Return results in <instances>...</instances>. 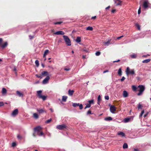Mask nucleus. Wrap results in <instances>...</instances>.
<instances>
[{
    "label": "nucleus",
    "mask_w": 151,
    "mask_h": 151,
    "mask_svg": "<svg viewBox=\"0 0 151 151\" xmlns=\"http://www.w3.org/2000/svg\"><path fill=\"white\" fill-rule=\"evenodd\" d=\"M34 130L35 132H37V135L39 136H41L43 135L44 134L42 131V128L38 126L35 127Z\"/></svg>",
    "instance_id": "f257e3e1"
},
{
    "label": "nucleus",
    "mask_w": 151,
    "mask_h": 151,
    "mask_svg": "<svg viewBox=\"0 0 151 151\" xmlns=\"http://www.w3.org/2000/svg\"><path fill=\"white\" fill-rule=\"evenodd\" d=\"M42 91L41 90L37 91V95L39 99H42L43 100L45 101L46 100L47 96L42 95Z\"/></svg>",
    "instance_id": "f03ea898"
},
{
    "label": "nucleus",
    "mask_w": 151,
    "mask_h": 151,
    "mask_svg": "<svg viewBox=\"0 0 151 151\" xmlns=\"http://www.w3.org/2000/svg\"><path fill=\"white\" fill-rule=\"evenodd\" d=\"M125 72L127 75H128L129 74L133 75L135 74L134 69L130 70V68L129 67H127Z\"/></svg>",
    "instance_id": "7ed1b4c3"
},
{
    "label": "nucleus",
    "mask_w": 151,
    "mask_h": 151,
    "mask_svg": "<svg viewBox=\"0 0 151 151\" xmlns=\"http://www.w3.org/2000/svg\"><path fill=\"white\" fill-rule=\"evenodd\" d=\"M138 91L139 92L138 93L137 95L138 96H140L141 95L143 92L144 91L145 89V87L144 86L142 85H139L138 86Z\"/></svg>",
    "instance_id": "20e7f679"
},
{
    "label": "nucleus",
    "mask_w": 151,
    "mask_h": 151,
    "mask_svg": "<svg viewBox=\"0 0 151 151\" xmlns=\"http://www.w3.org/2000/svg\"><path fill=\"white\" fill-rule=\"evenodd\" d=\"M66 44L68 46H70L71 45V42L68 36L65 35H63V36Z\"/></svg>",
    "instance_id": "39448f33"
},
{
    "label": "nucleus",
    "mask_w": 151,
    "mask_h": 151,
    "mask_svg": "<svg viewBox=\"0 0 151 151\" xmlns=\"http://www.w3.org/2000/svg\"><path fill=\"white\" fill-rule=\"evenodd\" d=\"M67 127H68L64 124L58 125L56 127L57 129L61 130H64L65 129H67Z\"/></svg>",
    "instance_id": "423d86ee"
},
{
    "label": "nucleus",
    "mask_w": 151,
    "mask_h": 151,
    "mask_svg": "<svg viewBox=\"0 0 151 151\" xmlns=\"http://www.w3.org/2000/svg\"><path fill=\"white\" fill-rule=\"evenodd\" d=\"M143 7L145 9H146L150 5V4L149 3L148 0H143Z\"/></svg>",
    "instance_id": "0eeeda50"
},
{
    "label": "nucleus",
    "mask_w": 151,
    "mask_h": 151,
    "mask_svg": "<svg viewBox=\"0 0 151 151\" xmlns=\"http://www.w3.org/2000/svg\"><path fill=\"white\" fill-rule=\"evenodd\" d=\"M110 110L112 113H114V112L116 110V108L114 106L111 105L110 107Z\"/></svg>",
    "instance_id": "6e6552de"
},
{
    "label": "nucleus",
    "mask_w": 151,
    "mask_h": 151,
    "mask_svg": "<svg viewBox=\"0 0 151 151\" xmlns=\"http://www.w3.org/2000/svg\"><path fill=\"white\" fill-rule=\"evenodd\" d=\"M18 113V110L17 109L14 110L12 113V116H14L17 115Z\"/></svg>",
    "instance_id": "1a4fd4ad"
},
{
    "label": "nucleus",
    "mask_w": 151,
    "mask_h": 151,
    "mask_svg": "<svg viewBox=\"0 0 151 151\" xmlns=\"http://www.w3.org/2000/svg\"><path fill=\"white\" fill-rule=\"evenodd\" d=\"M50 78V77L47 76L43 80L42 83L43 84H46L47 83L48 81Z\"/></svg>",
    "instance_id": "9d476101"
},
{
    "label": "nucleus",
    "mask_w": 151,
    "mask_h": 151,
    "mask_svg": "<svg viewBox=\"0 0 151 151\" xmlns=\"http://www.w3.org/2000/svg\"><path fill=\"white\" fill-rule=\"evenodd\" d=\"M65 34V33L64 32L62 31H57L55 32H54V34L55 35H63Z\"/></svg>",
    "instance_id": "9b49d317"
},
{
    "label": "nucleus",
    "mask_w": 151,
    "mask_h": 151,
    "mask_svg": "<svg viewBox=\"0 0 151 151\" xmlns=\"http://www.w3.org/2000/svg\"><path fill=\"white\" fill-rule=\"evenodd\" d=\"M8 45V43L7 42H5L3 45H1L0 47L2 49H3L5 48Z\"/></svg>",
    "instance_id": "f8f14e48"
},
{
    "label": "nucleus",
    "mask_w": 151,
    "mask_h": 151,
    "mask_svg": "<svg viewBox=\"0 0 151 151\" xmlns=\"http://www.w3.org/2000/svg\"><path fill=\"white\" fill-rule=\"evenodd\" d=\"M74 92V91L73 90H69L68 91V94L69 96H72Z\"/></svg>",
    "instance_id": "ddd939ff"
},
{
    "label": "nucleus",
    "mask_w": 151,
    "mask_h": 151,
    "mask_svg": "<svg viewBox=\"0 0 151 151\" xmlns=\"http://www.w3.org/2000/svg\"><path fill=\"white\" fill-rule=\"evenodd\" d=\"M37 111L40 114H41L44 112L46 113V111L44 109H37Z\"/></svg>",
    "instance_id": "4468645a"
},
{
    "label": "nucleus",
    "mask_w": 151,
    "mask_h": 151,
    "mask_svg": "<svg viewBox=\"0 0 151 151\" xmlns=\"http://www.w3.org/2000/svg\"><path fill=\"white\" fill-rule=\"evenodd\" d=\"M128 96V93L126 91H124L123 92V96L124 97H127Z\"/></svg>",
    "instance_id": "2eb2a0df"
},
{
    "label": "nucleus",
    "mask_w": 151,
    "mask_h": 151,
    "mask_svg": "<svg viewBox=\"0 0 151 151\" xmlns=\"http://www.w3.org/2000/svg\"><path fill=\"white\" fill-rule=\"evenodd\" d=\"M111 41V40H108L107 42H104V44L108 46L110 44V42Z\"/></svg>",
    "instance_id": "dca6fc26"
},
{
    "label": "nucleus",
    "mask_w": 151,
    "mask_h": 151,
    "mask_svg": "<svg viewBox=\"0 0 151 151\" xmlns=\"http://www.w3.org/2000/svg\"><path fill=\"white\" fill-rule=\"evenodd\" d=\"M42 75L43 76H47L48 75V72L47 71H44L41 73Z\"/></svg>",
    "instance_id": "f3484780"
},
{
    "label": "nucleus",
    "mask_w": 151,
    "mask_h": 151,
    "mask_svg": "<svg viewBox=\"0 0 151 151\" xmlns=\"http://www.w3.org/2000/svg\"><path fill=\"white\" fill-rule=\"evenodd\" d=\"M7 93V90L5 88H3L2 91V93L3 95Z\"/></svg>",
    "instance_id": "a211bd4d"
},
{
    "label": "nucleus",
    "mask_w": 151,
    "mask_h": 151,
    "mask_svg": "<svg viewBox=\"0 0 151 151\" xmlns=\"http://www.w3.org/2000/svg\"><path fill=\"white\" fill-rule=\"evenodd\" d=\"M117 134L118 135H120L122 137H124L125 135V134L121 132H118Z\"/></svg>",
    "instance_id": "6ab92c4d"
},
{
    "label": "nucleus",
    "mask_w": 151,
    "mask_h": 151,
    "mask_svg": "<svg viewBox=\"0 0 151 151\" xmlns=\"http://www.w3.org/2000/svg\"><path fill=\"white\" fill-rule=\"evenodd\" d=\"M49 52V50H45L43 56V58H45L46 55Z\"/></svg>",
    "instance_id": "aec40b11"
},
{
    "label": "nucleus",
    "mask_w": 151,
    "mask_h": 151,
    "mask_svg": "<svg viewBox=\"0 0 151 151\" xmlns=\"http://www.w3.org/2000/svg\"><path fill=\"white\" fill-rule=\"evenodd\" d=\"M17 94L20 97L23 96V94L19 91H17L16 92Z\"/></svg>",
    "instance_id": "412c9836"
},
{
    "label": "nucleus",
    "mask_w": 151,
    "mask_h": 151,
    "mask_svg": "<svg viewBox=\"0 0 151 151\" xmlns=\"http://www.w3.org/2000/svg\"><path fill=\"white\" fill-rule=\"evenodd\" d=\"M151 60L150 59H148L145 60H144L142 61L143 63H147L149 62Z\"/></svg>",
    "instance_id": "4be33fe9"
},
{
    "label": "nucleus",
    "mask_w": 151,
    "mask_h": 151,
    "mask_svg": "<svg viewBox=\"0 0 151 151\" xmlns=\"http://www.w3.org/2000/svg\"><path fill=\"white\" fill-rule=\"evenodd\" d=\"M81 37H77L76 38V41L77 42H79L81 41Z\"/></svg>",
    "instance_id": "5701e85b"
},
{
    "label": "nucleus",
    "mask_w": 151,
    "mask_h": 151,
    "mask_svg": "<svg viewBox=\"0 0 151 151\" xmlns=\"http://www.w3.org/2000/svg\"><path fill=\"white\" fill-rule=\"evenodd\" d=\"M33 115V117L36 119H38L39 118V116L38 114L37 113H34Z\"/></svg>",
    "instance_id": "b1692460"
},
{
    "label": "nucleus",
    "mask_w": 151,
    "mask_h": 151,
    "mask_svg": "<svg viewBox=\"0 0 151 151\" xmlns=\"http://www.w3.org/2000/svg\"><path fill=\"white\" fill-rule=\"evenodd\" d=\"M86 30L92 31L93 29L92 27L89 26L87 27L86 29Z\"/></svg>",
    "instance_id": "393cba45"
},
{
    "label": "nucleus",
    "mask_w": 151,
    "mask_h": 151,
    "mask_svg": "<svg viewBox=\"0 0 151 151\" xmlns=\"http://www.w3.org/2000/svg\"><path fill=\"white\" fill-rule=\"evenodd\" d=\"M112 119V118L111 117H107L105 119V120L107 121L111 120Z\"/></svg>",
    "instance_id": "a878e982"
},
{
    "label": "nucleus",
    "mask_w": 151,
    "mask_h": 151,
    "mask_svg": "<svg viewBox=\"0 0 151 151\" xmlns=\"http://www.w3.org/2000/svg\"><path fill=\"white\" fill-rule=\"evenodd\" d=\"M67 98V96H63L62 97V101L64 102H65Z\"/></svg>",
    "instance_id": "bb28decb"
},
{
    "label": "nucleus",
    "mask_w": 151,
    "mask_h": 151,
    "mask_svg": "<svg viewBox=\"0 0 151 151\" xmlns=\"http://www.w3.org/2000/svg\"><path fill=\"white\" fill-rule=\"evenodd\" d=\"M128 145L126 143H125L124 144L123 147L124 149H126L128 148Z\"/></svg>",
    "instance_id": "cd10ccee"
},
{
    "label": "nucleus",
    "mask_w": 151,
    "mask_h": 151,
    "mask_svg": "<svg viewBox=\"0 0 151 151\" xmlns=\"http://www.w3.org/2000/svg\"><path fill=\"white\" fill-rule=\"evenodd\" d=\"M118 74L119 76H121L122 74V71L121 68H120L118 70Z\"/></svg>",
    "instance_id": "c85d7f7f"
},
{
    "label": "nucleus",
    "mask_w": 151,
    "mask_h": 151,
    "mask_svg": "<svg viewBox=\"0 0 151 151\" xmlns=\"http://www.w3.org/2000/svg\"><path fill=\"white\" fill-rule=\"evenodd\" d=\"M118 3L116 4V6L120 5L121 6L122 5V1H118Z\"/></svg>",
    "instance_id": "c756f323"
},
{
    "label": "nucleus",
    "mask_w": 151,
    "mask_h": 151,
    "mask_svg": "<svg viewBox=\"0 0 151 151\" xmlns=\"http://www.w3.org/2000/svg\"><path fill=\"white\" fill-rule=\"evenodd\" d=\"M79 103L77 104L76 103H73V106L74 107H76L77 106H79Z\"/></svg>",
    "instance_id": "7c9ffc66"
},
{
    "label": "nucleus",
    "mask_w": 151,
    "mask_h": 151,
    "mask_svg": "<svg viewBox=\"0 0 151 151\" xmlns=\"http://www.w3.org/2000/svg\"><path fill=\"white\" fill-rule=\"evenodd\" d=\"M130 119L128 118H126L124 119V121L125 122H127L129 121Z\"/></svg>",
    "instance_id": "2f4dec72"
},
{
    "label": "nucleus",
    "mask_w": 151,
    "mask_h": 151,
    "mask_svg": "<svg viewBox=\"0 0 151 151\" xmlns=\"http://www.w3.org/2000/svg\"><path fill=\"white\" fill-rule=\"evenodd\" d=\"M89 104L91 105V104H93L94 103V101L93 100H91L88 101Z\"/></svg>",
    "instance_id": "473e14b6"
},
{
    "label": "nucleus",
    "mask_w": 151,
    "mask_h": 151,
    "mask_svg": "<svg viewBox=\"0 0 151 151\" xmlns=\"http://www.w3.org/2000/svg\"><path fill=\"white\" fill-rule=\"evenodd\" d=\"M35 63L37 66L38 67L39 65V61L37 60H36L35 61Z\"/></svg>",
    "instance_id": "72a5a7b5"
},
{
    "label": "nucleus",
    "mask_w": 151,
    "mask_h": 151,
    "mask_svg": "<svg viewBox=\"0 0 151 151\" xmlns=\"http://www.w3.org/2000/svg\"><path fill=\"white\" fill-rule=\"evenodd\" d=\"M36 76L38 78H41L42 77V74H40V75L36 74Z\"/></svg>",
    "instance_id": "f704fd0d"
},
{
    "label": "nucleus",
    "mask_w": 151,
    "mask_h": 151,
    "mask_svg": "<svg viewBox=\"0 0 151 151\" xmlns=\"http://www.w3.org/2000/svg\"><path fill=\"white\" fill-rule=\"evenodd\" d=\"M132 88L134 91H136L137 90V88L136 87L134 86H132Z\"/></svg>",
    "instance_id": "c9c22d12"
},
{
    "label": "nucleus",
    "mask_w": 151,
    "mask_h": 151,
    "mask_svg": "<svg viewBox=\"0 0 151 151\" xmlns=\"http://www.w3.org/2000/svg\"><path fill=\"white\" fill-rule=\"evenodd\" d=\"M142 107V106L140 104H139L138 106V108L139 109H141Z\"/></svg>",
    "instance_id": "e433bc0d"
},
{
    "label": "nucleus",
    "mask_w": 151,
    "mask_h": 151,
    "mask_svg": "<svg viewBox=\"0 0 151 151\" xmlns=\"http://www.w3.org/2000/svg\"><path fill=\"white\" fill-rule=\"evenodd\" d=\"M91 105L88 104L86 105V106L85 107V108L84 109H86L87 108H90L91 107Z\"/></svg>",
    "instance_id": "4c0bfd02"
},
{
    "label": "nucleus",
    "mask_w": 151,
    "mask_h": 151,
    "mask_svg": "<svg viewBox=\"0 0 151 151\" xmlns=\"http://www.w3.org/2000/svg\"><path fill=\"white\" fill-rule=\"evenodd\" d=\"M62 22H56L54 23V24L55 25L58 24H60L62 23Z\"/></svg>",
    "instance_id": "58836bf2"
},
{
    "label": "nucleus",
    "mask_w": 151,
    "mask_h": 151,
    "mask_svg": "<svg viewBox=\"0 0 151 151\" xmlns=\"http://www.w3.org/2000/svg\"><path fill=\"white\" fill-rule=\"evenodd\" d=\"M95 54L96 56H99L100 55L101 52L99 51H97L96 52Z\"/></svg>",
    "instance_id": "ea45409f"
},
{
    "label": "nucleus",
    "mask_w": 151,
    "mask_h": 151,
    "mask_svg": "<svg viewBox=\"0 0 151 151\" xmlns=\"http://www.w3.org/2000/svg\"><path fill=\"white\" fill-rule=\"evenodd\" d=\"M137 56L135 54H133L132 55H131V57L132 58H136Z\"/></svg>",
    "instance_id": "a19ab883"
},
{
    "label": "nucleus",
    "mask_w": 151,
    "mask_h": 151,
    "mask_svg": "<svg viewBox=\"0 0 151 151\" xmlns=\"http://www.w3.org/2000/svg\"><path fill=\"white\" fill-rule=\"evenodd\" d=\"M79 107V108L80 109H81L83 108V106L82 104H79V106H78Z\"/></svg>",
    "instance_id": "79ce46f5"
},
{
    "label": "nucleus",
    "mask_w": 151,
    "mask_h": 151,
    "mask_svg": "<svg viewBox=\"0 0 151 151\" xmlns=\"http://www.w3.org/2000/svg\"><path fill=\"white\" fill-rule=\"evenodd\" d=\"M136 25L137 26V27L138 29L139 30H140V27L139 25L138 24H136Z\"/></svg>",
    "instance_id": "37998d69"
},
{
    "label": "nucleus",
    "mask_w": 151,
    "mask_h": 151,
    "mask_svg": "<svg viewBox=\"0 0 151 151\" xmlns=\"http://www.w3.org/2000/svg\"><path fill=\"white\" fill-rule=\"evenodd\" d=\"M51 119H48V120H47L46 122L47 123H49L51 121Z\"/></svg>",
    "instance_id": "c03bdc74"
},
{
    "label": "nucleus",
    "mask_w": 151,
    "mask_h": 151,
    "mask_svg": "<svg viewBox=\"0 0 151 151\" xmlns=\"http://www.w3.org/2000/svg\"><path fill=\"white\" fill-rule=\"evenodd\" d=\"M101 98L100 95H99L98 98V101H100L101 100Z\"/></svg>",
    "instance_id": "a18cd8bd"
},
{
    "label": "nucleus",
    "mask_w": 151,
    "mask_h": 151,
    "mask_svg": "<svg viewBox=\"0 0 151 151\" xmlns=\"http://www.w3.org/2000/svg\"><path fill=\"white\" fill-rule=\"evenodd\" d=\"M16 145V144L15 142H13L12 144V146L13 147H14Z\"/></svg>",
    "instance_id": "49530a36"
},
{
    "label": "nucleus",
    "mask_w": 151,
    "mask_h": 151,
    "mask_svg": "<svg viewBox=\"0 0 151 151\" xmlns=\"http://www.w3.org/2000/svg\"><path fill=\"white\" fill-rule=\"evenodd\" d=\"M141 7L140 6L139 8L138 9V14H139L141 13Z\"/></svg>",
    "instance_id": "de8ad7c7"
},
{
    "label": "nucleus",
    "mask_w": 151,
    "mask_h": 151,
    "mask_svg": "<svg viewBox=\"0 0 151 151\" xmlns=\"http://www.w3.org/2000/svg\"><path fill=\"white\" fill-rule=\"evenodd\" d=\"M4 105V104L2 102H0V106H3Z\"/></svg>",
    "instance_id": "09e8293b"
},
{
    "label": "nucleus",
    "mask_w": 151,
    "mask_h": 151,
    "mask_svg": "<svg viewBox=\"0 0 151 151\" xmlns=\"http://www.w3.org/2000/svg\"><path fill=\"white\" fill-rule=\"evenodd\" d=\"M125 79V78L123 76L122 77V78L121 79V81H124Z\"/></svg>",
    "instance_id": "8fccbe9b"
},
{
    "label": "nucleus",
    "mask_w": 151,
    "mask_h": 151,
    "mask_svg": "<svg viewBox=\"0 0 151 151\" xmlns=\"http://www.w3.org/2000/svg\"><path fill=\"white\" fill-rule=\"evenodd\" d=\"M91 114V111L90 110H89L87 112V114Z\"/></svg>",
    "instance_id": "3c124183"
},
{
    "label": "nucleus",
    "mask_w": 151,
    "mask_h": 151,
    "mask_svg": "<svg viewBox=\"0 0 151 151\" xmlns=\"http://www.w3.org/2000/svg\"><path fill=\"white\" fill-rule=\"evenodd\" d=\"M105 98L106 100H108L109 99V96H105Z\"/></svg>",
    "instance_id": "603ef678"
},
{
    "label": "nucleus",
    "mask_w": 151,
    "mask_h": 151,
    "mask_svg": "<svg viewBox=\"0 0 151 151\" xmlns=\"http://www.w3.org/2000/svg\"><path fill=\"white\" fill-rule=\"evenodd\" d=\"M3 41V40L2 38H0V46L1 45L2 42Z\"/></svg>",
    "instance_id": "864d4df0"
},
{
    "label": "nucleus",
    "mask_w": 151,
    "mask_h": 151,
    "mask_svg": "<svg viewBox=\"0 0 151 151\" xmlns=\"http://www.w3.org/2000/svg\"><path fill=\"white\" fill-rule=\"evenodd\" d=\"M144 112H145V111H144V110H142L141 111V113L140 116H142V114L144 113Z\"/></svg>",
    "instance_id": "5fc2aeb1"
},
{
    "label": "nucleus",
    "mask_w": 151,
    "mask_h": 151,
    "mask_svg": "<svg viewBox=\"0 0 151 151\" xmlns=\"http://www.w3.org/2000/svg\"><path fill=\"white\" fill-rule=\"evenodd\" d=\"M64 70H66V71H69V70H70V69L69 68H65L64 69Z\"/></svg>",
    "instance_id": "6e6d98bb"
},
{
    "label": "nucleus",
    "mask_w": 151,
    "mask_h": 151,
    "mask_svg": "<svg viewBox=\"0 0 151 151\" xmlns=\"http://www.w3.org/2000/svg\"><path fill=\"white\" fill-rule=\"evenodd\" d=\"M96 16H95L94 17H92L91 18V19H96Z\"/></svg>",
    "instance_id": "4d7b16f0"
},
{
    "label": "nucleus",
    "mask_w": 151,
    "mask_h": 151,
    "mask_svg": "<svg viewBox=\"0 0 151 151\" xmlns=\"http://www.w3.org/2000/svg\"><path fill=\"white\" fill-rule=\"evenodd\" d=\"M29 38L30 39H32L34 37V36H32L31 35H29Z\"/></svg>",
    "instance_id": "13d9d810"
},
{
    "label": "nucleus",
    "mask_w": 151,
    "mask_h": 151,
    "mask_svg": "<svg viewBox=\"0 0 151 151\" xmlns=\"http://www.w3.org/2000/svg\"><path fill=\"white\" fill-rule=\"evenodd\" d=\"M116 11V10L115 9H112V10H111V12L112 13H114Z\"/></svg>",
    "instance_id": "bf43d9fd"
},
{
    "label": "nucleus",
    "mask_w": 151,
    "mask_h": 151,
    "mask_svg": "<svg viewBox=\"0 0 151 151\" xmlns=\"http://www.w3.org/2000/svg\"><path fill=\"white\" fill-rule=\"evenodd\" d=\"M120 61V60L119 59L117 60L114 61H113V63L118 62H119Z\"/></svg>",
    "instance_id": "052dcab7"
},
{
    "label": "nucleus",
    "mask_w": 151,
    "mask_h": 151,
    "mask_svg": "<svg viewBox=\"0 0 151 151\" xmlns=\"http://www.w3.org/2000/svg\"><path fill=\"white\" fill-rule=\"evenodd\" d=\"M134 151H139V150L138 149H134Z\"/></svg>",
    "instance_id": "680f3d73"
},
{
    "label": "nucleus",
    "mask_w": 151,
    "mask_h": 151,
    "mask_svg": "<svg viewBox=\"0 0 151 151\" xmlns=\"http://www.w3.org/2000/svg\"><path fill=\"white\" fill-rule=\"evenodd\" d=\"M17 138H19V139H21V138H22V137H21V136L20 135H18L17 136Z\"/></svg>",
    "instance_id": "e2e57ef3"
},
{
    "label": "nucleus",
    "mask_w": 151,
    "mask_h": 151,
    "mask_svg": "<svg viewBox=\"0 0 151 151\" xmlns=\"http://www.w3.org/2000/svg\"><path fill=\"white\" fill-rule=\"evenodd\" d=\"M109 71L108 70H105L104 71H103V73H105L106 72H108Z\"/></svg>",
    "instance_id": "0e129e2a"
},
{
    "label": "nucleus",
    "mask_w": 151,
    "mask_h": 151,
    "mask_svg": "<svg viewBox=\"0 0 151 151\" xmlns=\"http://www.w3.org/2000/svg\"><path fill=\"white\" fill-rule=\"evenodd\" d=\"M123 37V36H120V37H117V39L118 40H119L122 37Z\"/></svg>",
    "instance_id": "69168bd1"
},
{
    "label": "nucleus",
    "mask_w": 151,
    "mask_h": 151,
    "mask_svg": "<svg viewBox=\"0 0 151 151\" xmlns=\"http://www.w3.org/2000/svg\"><path fill=\"white\" fill-rule=\"evenodd\" d=\"M32 135L34 137H35L36 136V135L35 133H33Z\"/></svg>",
    "instance_id": "338daca9"
},
{
    "label": "nucleus",
    "mask_w": 151,
    "mask_h": 151,
    "mask_svg": "<svg viewBox=\"0 0 151 151\" xmlns=\"http://www.w3.org/2000/svg\"><path fill=\"white\" fill-rule=\"evenodd\" d=\"M110 6H108L107 7H106V9H109L110 8Z\"/></svg>",
    "instance_id": "774afa93"
}]
</instances>
